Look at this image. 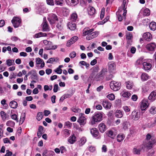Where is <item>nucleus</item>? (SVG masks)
Returning a JSON list of instances; mask_svg holds the SVG:
<instances>
[{"instance_id":"obj_47","label":"nucleus","mask_w":156,"mask_h":156,"mask_svg":"<svg viewBox=\"0 0 156 156\" xmlns=\"http://www.w3.org/2000/svg\"><path fill=\"white\" fill-rule=\"evenodd\" d=\"M142 22L144 25L146 26L149 24L150 21L148 19H146L143 20Z\"/></svg>"},{"instance_id":"obj_53","label":"nucleus","mask_w":156,"mask_h":156,"mask_svg":"<svg viewBox=\"0 0 156 156\" xmlns=\"http://www.w3.org/2000/svg\"><path fill=\"white\" fill-rule=\"evenodd\" d=\"M54 71L58 74H61L62 73V70L59 68H57Z\"/></svg>"},{"instance_id":"obj_23","label":"nucleus","mask_w":156,"mask_h":156,"mask_svg":"<svg viewBox=\"0 0 156 156\" xmlns=\"http://www.w3.org/2000/svg\"><path fill=\"white\" fill-rule=\"evenodd\" d=\"M76 140V137L74 135L70 136L68 140V141L71 144H73Z\"/></svg>"},{"instance_id":"obj_43","label":"nucleus","mask_w":156,"mask_h":156,"mask_svg":"<svg viewBox=\"0 0 156 156\" xmlns=\"http://www.w3.org/2000/svg\"><path fill=\"white\" fill-rule=\"evenodd\" d=\"M64 134L66 136H68L70 134V131L67 129H65L63 130Z\"/></svg>"},{"instance_id":"obj_61","label":"nucleus","mask_w":156,"mask_h":156,"mask_svg":"<svg viewBox=\"0 0 156 156\" xmlns=\"http://www.w3.org/2000/svg\"><path fill=\"white\" fill-rule=\"evenodd\" d=\"M116 15H117L119 21H122V18L121 15L119 14V12H117L116 13Z\"/></svg>"},{"instance_id":"obj_7","label":"nucleus","mask_w":156,"mask_h":156,"mask_svg":"<svg viewBox=\"0 0 156 156\" xmlns=\"http://www.w3.org/2000/svg\"><path fill=\"white\" fill-rule=\"evenodd\" d=\"M11 22L15 28H17L20 25L21 20L18 17H14L11 20Z\"/></svg>"},{"instance_id":"obj_48","label":"nucleus","mask_w":156,"mask_h":156,"mask_svg":"<svg viewBox=\"0 0 156 156\" xmlns=\"http://www.w3.org/2000/svg\"><path fill=\"white\" fill-rule=\"evenodd\" d=\"M122 108L126 112H128L130 111V108L127 106H123Z\"/></svg>"},{"instance_id":"obj_11","label":"nucleus","mask_w":156,"mask_h":156,"mask_svg":"<svg viewBox=\"0 0 156 156\" xmlns=\"http://www.w3.org/2000/svg\"><path fill=\"white\" fill-rule=\"evenodd\" d=\"M42 29L43 31H48L49 30L48 26L47 23L46 17H44L43 19V22L42 24Z\"/></svg>"},{"instance_id":"obj_54","label":"nucleus","mask_w":156,"mask_h":156,"mask_svg":"<svg viewBox=\"0 0 156 156\" xmlns=\"http://www.w3.org/2000/svg\"><path fill=\"white\" fill-rule=\"evenodd\" d=\"M47 3L48 4L51 5H54V2L53 0H47Z\"/></svg>"},{"instance_id":"obj_4","label":"nucleus","mask_w":156,"mask_h":156,"mask_svg":"<svg viewBox=\"0 0 156 156\" xmlns=\"http://www.w3.org/2000/svg\"><path fill=\"white\" fill-rule=\"evenodd\" d=\"M121 83L114 81H112L110 83V88L113 90L117 91L120 88Z\"/></svg>"},{"instance_id":"obj_56","label":"nucleus","mask_w":156,"mask_h":156,"mask_svg":"<svg viewBox=\"0 0 156 156\" xmlns=\"http://www.w3.org/2000/svg\"><path fill=\"white\" fill-rule=\"evenodd\" d=\"M126 39L127 40H131V38L132 37V35L130 33L127 34H126Z\"/></svg>"},{"instance_id":"obj_32","label":"nucleus","mask_w":156,"mask_h":156,"mask_svg":"<svg viewBox=\"0 0 156 156\" xmlns=\"http://www.w3.org/2000/svg\"><path fill=\"white\" fill-rule=\"evenodd\" d=\"M126 87L128 89H130L132 88L133 84L132 81H128L126 82Z\"/></svg>"},{"instance_id":"obj_12","label":"nucleus","mask_w":156,"mask_h":156,"mask_svg":"<svg viewBox=\"0 0 156 156\" xmlns=\"http://www.w3.org/2000/svg\"><path fill=\"white\" fill-rule=\"evenodd\" d=\"M83 114H81V116H79V119L77 120L78 122H79L81 125H84L86 122V118L83 116Z\"/></svg>"},{"instance_id":"obj_17","label":"nucleus","mask_w":156,"mask_h":156,"mask_svg":"<svg viewBox=\"0 0 156 156\" xmlns=\"http://www.w3.org/2000/svg\"><path fill=\"white\" fill-rule=\"evenodd\" d=\"M143 37L147 41H150L152 39V35L149 32H146L144 34Z\"/></svg>"},{"instance_id":"obj_39","label":"nucleus","mask_w":156,"mask_h":156,"mask_svg":"<svg viewBox=\"0 0 156 156\" xmlns=\"http://www.w3.org/2000/svg\"><path fill=\"white\" fill-rule=\"evenodd\" d=\"M14 60H11L9 59L6 61V64L8 66H10L14 64Z\"/></svg>"},{"instance_id":"obj_14","label":"nucleus","mask_w":156,"mask_h":156,"mask_svg":"<svg viewBox=\"0 0 156 156\" xmlns=\"http://www.w3.org/2000/svg\"><path fill=\"white\" fill-rule=\"evenodd\" d=\"M131 116L133 120H137L140 118V113L133 111L131 113Z\"/></svg>"},{"instance_id":"obj_24","label":"nucleus","mask_w":156,"mask_h":156,"mask_svg":"<svg viewBox=\"0 0 156 156\" xmlns=\"http://www.w3.org/2000/svg\"><path fill=\"white\" fill-rule=\"evenodd\" d=\"M68 27L71 30H74L76 28V25L74 23L69 22L68 24Z\"/></svg>"},{"instance_id":"obj_20","label":"nucleus","mask_w":156,"mask_h":156,"mask_svg":"<svg viewBox=\"0 0 156 156\" xmlns=\"http://www.w3.org/2000/svg\"><path fill=\"white\" fill-rule=\"evenodd\" d=\"M98 127L100 131L102 133H104L106 130V126L103 123H100L98 126Z\"/></svg>"},{"instance_id":"obj_13","label":"nucleus","mask_w":156,"mask_h":156,"mask_svg":"<svg viewBox=\"0 0 156 156\" xmlns=\"http://www.w3.org/2000/svg\"><path fill=\"white\" fill-rule=\"evenodd\" d=\"M147 49L149 51H154L156 48V44L154 43H151L147 44L146 46Z\"/></svg>"},{"instance_id":"obj_33","label":"nucleus","mask_w":156,"mask_h":156,"mask_svg":"<svg viewBox=\"0 0 156 156\" xmlns=\"http://www.w3.org/2000/svg\"><path fill=\"white\" fill-rule=\"evenodd\" d=\"M149 27L152 30H156V23L155 22H151L150 24Z\"/></svg>"},{"instance_id":"obj_10","label":"nucleus","mask_w":156,"mask_h":156,"mask_svg":"<svg viewBox=\"0 0 156 156\" xmlns=\"http://www.w3.org/2000/svg\"><path fill=\"white\" fill-rule=\"evenodd\" d=\"M90 133L92 136L96 138L99 139L101 138V136L99 134L98 130L96 128H93L91 129Z\"/></svg>"},{"instance_id":"obj_60","label":"nucleus","mask_w":156,"mask_h":156,"mask_svg":"<svg viewBox=\"0 0 156 156\" xmlns=\"http://www.w3.org/2000/svg\"><path fill=\"white\" fill-rule=\"evenodd\" d=\"M58 88V85L57 84H55L54 86L53 91L54 92H57Z\"/></svg>"},{"instance_id":"obj_52","label":"nucleus","mask_w":156,"mask_h":156,"mask_svg":"<svg viewBox=\"0 0 156 156\" xmlns=\"http://www.w3.org/2000/svg\"><path fill=\"white\" fill-rule=\"evenodd\" d=\"M36 63L37 64H41L43 61L42 59L39 58H36Z\"/></svg>"},{"instance_id":"obj_30","label":"nucleus","mask_w":156,"mask_h":156,"mask_svg":"<svg viewBox=\"0 0 156 156\" xmlns=\"http://www.w3.org/2000/svg\"><path fill=\"white\" fill-rule=\"evenodd\" d=\"M121 94L123 97L127 98H129L131 95V94L129 92L124 90L121 93Z\"/></svg>"},{"instance_id":"obj_5","label":"nucleus","mask_w":156,"mask_h":156,"mask_svg":"<svg viewBox=\"0 0 156 156\" xmlns=\"http://www.w3.org/2000/svg\"><path fill=\"white\" fill-rule=\"evenodd\" d=\"M150 104L147 99H143L140 103V108L141 110L145 111L149 107Z\"/></svg>"},{"instance_id":"obj_25","label":"nucleus","mask_w":156,"mask_h":156,"mask_svg":"<svg viewBox=\"0 0 156 156\" xmlns=\"http://www.w3.org/2000/svg\"><path fill=\"white\" fill-rule=\"evenodd\" d=\"M141 78L142 81H144L150 79V77L146 73H143L141 76Z\"/></svg>"},{"instance_id":"obj_28","label":"nucleus","mask_w":156,"mask_h":156,"mask_svg":"<svg viewBox=\"0 0 156 156\" xmlns=\"http://www.w3.org/2000/svg\"><path fill=\"white\" fill-rule=\"evenodd\" d=\"M88 14L90 15H93L95 13V9L92 7H89L88 8Z\"/></svg>"},{"instance_id":"obj_18","label":"nucleus","mask_w":156,"mask_h":156,"mask_svg":"<svg viewBox=\"0 0 156 156\" xmlns=\"http://www.w3.org/2000/svg\"><path fill=\"white\" fill-rule=\"evenodd\" d=\"M28 74L29 75H31L30 78L31 79H37V73L34 69H32L28 72Z\"/></svg>"},{"instance_id":"obj_37","label":"nucleus","mask_w":156,"mask_h":156,"mask_svg":"<svg viewBox=\"0 0 156 156\" xmlns=\"http://www.w3.org/2000/svg\"><path fill=\"white\" fill-rule=\"evenodd\" d=\"M125 136L123 134H119L117 137V140L119 142H121L124 138Z\"/></svg>"},{"instance_id":"obj_22","label":"nucleus","mask_w":156,"mask_h":156,"mask_svg":"<svg viewBox=\"0 0 156 156\" xmlns=\"http://www.w3.org/2000/svg\"><path fill=\"white\" fill-rule=\"evenodd\" d=\"M94 30L93 29L89 30L87 28H85L83 30V34L84 36H86L87 35H88L89 34H91Z\"/></svg>"},{"instance_id":"obj_8","label":"nucleus","mask_w":156,"mask_h":156,"mask_svg":"<svg viewBox=\"0 0 156 156\" xmlns=\"http://www.w3.org/2000/svg\"><path fill=\"white\" fill-rule=\"evenodd\" d=\"M116 65L115 62H111L108 63L109 71L112 73L115 72Z\"/></svg>"},{"instance_id":"obj_38","label":"nucleus","mask_w":156,"mask_h":156,"mask_svg":"<svg viewBox=\"0 0 156 156\" xmlns=\"http://www.w3.org/2000/svg\"><path fill=\"white\" fill-rule=\"evenodd\" d=\"M77 18V15L76 13H73L71 16V20L74 22L76 21Z\"/></svg>"},{"instance_id":"obj_42","label":"nucleus","mask_w":156,"mask_h":156,"mask_svg":"<svg viewBox=\"0 0 156 156\" xmlns=\"http://www.w3.org/2000/svg\"><path fill=\"white\" fill-rule=\"evenodd\" d=\"M150 112L152 114H154L156 113V108L154 106L151 107L149 110Z\"/></svg>"},{"instance_id":"obj_45","label":"nucleus","mask_w":156,"mask_h":156,"mask_svg":"<svg viewBox=\"0 0 156 156\" xmlns=\"http://www.w3.org/2000/svg\"><path fill=\"white\" fill-rule=\"evenodd\" d=\"M1 115L3 120H5L6 118V114L4 111L1 112Z\"/></svg>"},{"instance_id":"obj_40","label":"nucleus","mask_w":156,"mask_h":156,"mask_svg":"<svg viewBox=\"0 0 156 156\" xmlns=\"http://www.w3.org/2000/svg\"><path fill=\"white\" fill-rule=\"evenodd\" d=\"M150 14V10L148 9H144L143 11V15L145 16H148Z\"/></svg>"},{"instance_id":"obj_19","label":"nucleus","mask_w":156,"mask_h":156,"mask_svg":"<svg viewBox=\"0 0 156 156\" xmlns=\"http://www.w3.org/2000/svg\"><path fill=\"white\" fill-rule=\"evenodd\" d=\"M143 65L144 70L145 71L151 69L152 66L151 64L147 62H144Z\"/></svg>"},{"instance_id":"obj_41","label":"nucleus","mask_w":156,"mask_h":156,"mask_svg":"<svg viewBox=\"0 0 156 156\" xmlns=\"http://www.w3.org/2000/svg\"><path fill=\"white\" fill-rule=\"evenodd\" d=\"M63 0H55V3L57 5L62 6L63 3Z\"/></svg>"},{"instance_id":"obj_3","label":"nucleus","mask_w":156,"mask_h":156,"mask_svg":"<svg viewBox=\"0 0 156 156\" xmlns=\"http://www.w3.org/2000/svg\"><path fill=\"white\" fill-rule=\"evenodd\" d=\"M107 73V69L105 68H103L102 70L96 75L94 79L97 81H101L103 80L105 75Z\"/></svg>"},{"instance_id":"obj_15","label":"nucleus","mask_w":156,"mask_h":156,"mask_svg":"<svg viewBox=\"0 0 156 156\" xmlns=\"http://www.w3.org/2000/svg\"><path fill=\"white\" fill-rule=\"evenodd\" d=\"M78 39V37L76 36L73 37L67 42L66 45L67 47H70L71 44H73Z\"/></svg>"},{"instance_id":"obj_46","label":"nucleus","mask_w":156,"mask_h":156,"mask_svg":"<svg viewBox=\"0 0 156 156\" xmlns=\"http://www.w3.org/2000/svg\"><path fill=\"white\" fill-rule=\"evenodd\" d=\"M65 126L68 128H71L72 126V123L69 121H67L65 122Z\"/></svg>"},{"instance_id":"obj_44","label":"nucleus","mask_w":156,"mask_h":156,"mask_svg":"<svg viewBox=\"0 0 156 156\" xmlns=\"http://www.w3.org/2000/svg\"><path fill=\"white\" fill-rule=\"evenodd\" d=\"M107 98L110 100L113 101L115 99V95L113 94H109L107 96Z\"/></svg>"},{"instance_id":"obj_51","label":"nucleus","mask_w":156,"mask_h":156,"mask_svg":"<svg viewBox=\"0 0 156 156\" xmlns=\"http://www.w3.org/2000/svg\"><path fill=\"white\" fill-rule=\"evenodd\" d=\"M57 28L60 30H62L63 29V26L61 23H58L56 26Z\"/></svg>"},{"instance_id":"obj_29","label":"nucleus","mask_w":156,"mask_h":156,"mask_svg":"<svg viewBox=\"0 0 156 156\" xmlns=\"http://www.w3.org/2000/svg\"><path fill=\"white\" fill-rule=\"evenodd\" d=\"M115 116L118 118H121L123 116L122 112L120 110H117L115 113Z\"/></svg>"},{"instance_id":"obj_21","label":"nucleus","mask_w":156,"mask_h":156,"mask_svg":"<svg viewBox=\"0 0 156 156\" xmlns=\"http://www.w3.org/2000/svg\"><path fill=\"white\" fill-rule=\"evenodd\" d=\"M148 99L150 100L154 101L156 99V92H152L148 97Z\"/></svg>"},{"instance_id":"obj_63","label":"nucleus","mask_w":156,"mask_h":156,"mask_svg":"<svg viewBox=\"0 0 156 156\" xmlns=\"http://www.w3.org/2000/svg\"><path fill=\"white\" fill-rule=\"evenodd\" d=\"M102 152H106L107 151L106 146L105 145H103L102 147Z\"/></svg>"},{"instance_id":"obj_35","label":"nucleus","mask_w":156,"mask_h":156,"mask_svg":"<svg viewBox=\"0 0 156 156\" xmlns=\"http://www.w3.org/2000/svg\"><path fill=\"white\" fill-rule=\"evenodd\" d=\"M140 150L138 147H134L133 149V152L134 154H140Z\"/></svg>"},{"instance_id":"obj_16","label":"nucleus","mask_w":156,"mask_h":156,"mask_svg":"<svg viewBox=\"0 0 156 156\" xmlns=\"http://www.w3.org/2000/svg\"><path fill=\"white\" fill-rule=\"evenodd\" d=\"M103 107L105 109H110L112 106V104L108 100H104L102 103Z\"/></svg>"},{"instance_id":"obj_9","label":"nucleus","mask_w":156,"mask_h":156,"mask_svg":"<svg viewBox=\"0 0 156 156\" xmlns=\"http://www.w3.org/2000/svg\"><path fill=\"white\" fill-rule=\"evenodd\" d=\"M117 134L116 130L114 128H112L107 131V134L108 136L112 139L115 137Z\"/></svg>"},{"instance_id":"obj_59","label":"nucleus","mask_w":156,"mask_h":156,"mask_svg":"<svg viewBox=\"0 0 156 156\" xmlns=\"http://www.w3.org/2000/svg\"><path fill=\"white\" fill-rule=\"evenodd\" d=\"M11 118L14 120H16L17 122L18 121V119H17V116L15 114H13L11 115Z\"/></svg>"},{"instance_id":"obj_27","label":"nucleus","mask_w":156,"mask_h":156,"mask_svg":"<svg viewBox=\"0 0 156 156\" xmlns=\"http://www.w3.org/2000/svg\"><path fill=\"white\" fill-rule=\"evenodd\" d=\"M10 107L14 109L16 108L18 106L17 102L15 101H12L9 103Z\"/></svg>"},{"instance_id":"obj_57","label":"nucleus","mask_w":156,"mask_h":156,"mask_svg":"<svg viewBox=\"0 0 156 156\" xmlns=\"http://www.w3.org/2000/svg\"><path fill=\"white\" fill-rule=\"evenodd\" d=\"M76 53L75 51H73L70 53L69 55L70 57L71 58H73L76 57Z\"/></svg>"},{"instance_id":"obj_64","label":"nucleus","mask_w":156,"mask_h":156,"mask_svg":"<svg viewBox=\"0 0 156 156\" xmlns=\"http://www.w3.org/2000/svg\"><path fill=\"white\" fill-rule=\"evenodd\" d=\"M6 154L5 156H11L12 155V152L11 151H9L8 150L6 151Z\"/></svg>"},{"instance_id":"obj_49","label":"nucleus","mask_w":156,"mask_h":156,"mask_svg":"<svg viewBox=\"0 0 156 156\" xmlns=\"http://www.w3.org/2000/svg\"><path fill=\"white\" fill-rule=\"evenodd\" d=\"M3 126L2 124L0 125V139L3 136V131L2 129Z\"/></svg>"},{"instance_id":"obj_62","label":"nucleus","mask_w":156,"mask_h":156,"mask_svg":"<svg viewBox=\"0 0 156 156\" xmlns=\"http://www.w3.org/2000/svg\"><path fill=\"white\" fill-rule=\"evenodd\" d=\"M131 99L133 101H136L138 99L137 96L136 94H134L132 95Z\"/></svg>"},{"instance_id":"obj_26","label":"nucleus","mask_w":156,"mask_h":156,"mask_svg":"<svg viewBox=\"0 0 156 156\" xmlns=\"http://www.w3.org/2000/svg\"><path fill=\"white\" fill-rule=\"evenodd\" d=\"M86 139L85 137H82L78 141V145L80 147L83 145L86 142Z\"/></svg>"},{"instance_id":"obj_31","label":"nucleus","mask_w":156,"mask_h":156,"mask_svg":"<svg viewBox=\"0 0 156 156\" xmlns=\"http://www.w3.org/2000/svg\"><path fill=\"white\" fill-rule=\"evenodd\" d=\"M47 35V34L46 33L40 32L34 35V37L36 38H38L41 37H46Z\"/></svg>"},{"instance_id":"obj_36","label":"nucleus","mask_w":156,"mask_h":156,"mask_svg":"<svg viewBox=\"0 0 156 156\" xmlns=\"http://www.w3.org/2000/svg\"><path fill=\"white\" fill-rule=\"evenodd\" d=\"M43 113L41 112H38L37 114V119L38 120H41L43 117Z\"/></svg>"},{"instance_id":"obj_58","label":"nucleus","mask_w":156,"mask_h":156,"mask_svg":"<svg viewBox=\"0 0 156 156\" xmlns=\"http://www.w3.org/2000/svg\"><path fill=\"white\" fill-rule=\"evenodd\" d=\"M55 61V58H50L47 62V63H52Z\"/></svg>"},{"instance_id":"obj_34","label":"nucleus","mask_w":156,"mask_h":156,"mask_svg":"<svg viewBox=\"0 0 156 156\" xmlns=\"http://www.w3.org/2000/svg\"><path fill=\"white\" fill-rule=\"evenodd\" d=\"M26 116L25 113H22L21 114L20 118L19 121V123L21 124H22L24 122Z\"/></svg>"},{"instance_id":"obj_2","label":"nucleus","mask_w":156,"mask_h":156,"mask_svg":"<svg viewBox=\"0 0 156 156\" xmlns=\"http://www.w3.org/2000/svg\"><path fill=\"white\" fill-rule=\"evenodd\" d=\"M146 139L147 141V144L146 145V146L148 147H152L156 142L155 138L151 136L149 134L147 135Z\"/></svg>"},{"instance_id":"obj_50","label":"nucleus","mask_w":156,"mask_h":156,"mask_svg":"<svg viewBox=\"0 0 156 156\" xmlns=\"http://www.w3.org/2000/svg\"><path fill=\"white\" fill-rule=\"evenodd\" d=\"M99 34V33L98 32L95 31L93 32H92L90 34L92 36V37L94 38L97 37L98 35Z\"/></svg>"},{"instance_id":"obj_1","label":"nucleus","mask_w":156,"mask_h":156,"mask_svg":"<svg viewBox=\"0 0 156 156\" xmlns=\"http://www.w3.org/2000/svg\"><path fill=\"white\" fill-rule=\"evenodd\" d=\"M103 113L102 112H95L92 117V120L91 124L93 125L96 122H99L102 120Z\"/></svg>"},{"instance_id":"obj_6","label":"nucleus","mask_w":156,"mask_h":156,"mask_svg":"<svg viewBox=\"0 0 156 156\" xmlns=\"http://www.w3.org/2000/svg\"><path fill=\"white\" fill-rule=\"evenodd\" d=\"M48 19L50 23L51 24L55 23L56 21L58 20V18L57 15L53 13L50 14Z\"/></svg>"},{"instance_id":"obj_55","label":"nucleus","mask_w":156,"mask_h":156,"mask_svg":"<svg viewBox=\"0 0 156 156\" xmlns=\"http://www.w3.org/2000/svg\"><path fill=\"white\" fill-rule=\"evenodd\" d=\"M15 122L11 121H9L6 123V125L8 126H11L12 125H14Z\"/></svg>"}]
</instances>
